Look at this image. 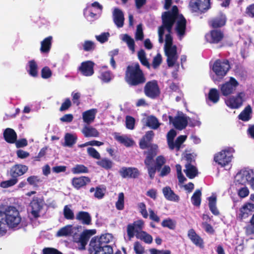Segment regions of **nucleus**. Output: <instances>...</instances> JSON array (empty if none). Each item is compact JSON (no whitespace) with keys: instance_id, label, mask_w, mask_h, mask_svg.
<instances>
[{"instance_id":"nucleus-22","label":"nucleus","mask_w":254,"mask_h":254,"mask_svg":"<svg viewBox=\"0 0 254 254\" xmlns=\"http://www.w3.org/2000/svg\"><path fill=\"white\" fill-rule=\"evenodd\" d=\"M120 174L124 178H135L139 175L137 169L134 168L123 167L120 170Z\"/></svg>"},{"instance_id":"nucleus-7","label":"nucleus","mask_w":254,"mask_h":254,"mask_svg":"<svg viewBox=\"0 0 254 254\" xmlns=\"http://www.w3.org/2000/svg\"><path fill=\"white\" fill-rule=\"evenodd\" d=\"M144 92L145 95L151 98L156 99L159 96L160 90L156 80H152L147 82L144 87Z\"/></svg>"},{"instance_id":"nucleus-33","label":"nucleus","mask_w":254,"mask_h":254,"mask_svg":"<svg viewBox=\"0 0 254 254\" xmlns=\"http://www.w3.org/2000/svg\"><path fill=\"white\" fill-rule=\"evenodd\" d=\"M5 140L8 143H14L17 138V135L15 131L10 128H6L3 133Z\"/></svg>"},{"instance_id":"nucleus-26","label":"nucleus","mask_w":254,"mask_h":254,"mask_svg":"<svg viewBox=\"0 0 254 254\" xmlns=\"http://www.w3.org/2000/svg\"><path fill=\"white\" fill-rule=\"evenodd\" d=\"M113 240L112 235L107 233L101 235L99 238L96 237L93 238L91 241H93L95 242V244L105 245L112 242Z\"/></svg>"},{"instance_id":"nucleus-48","label":"nucleus","mask_w":254,"mask_h":254,"mask_svg":"<svg viewBox=\"0 0 254 254\" xmlns=\"http://www.w3.org/2000/svg\"><path fill=\"white\" fill-rule=\"evenodd\" d=\"M123 40L125 41L129 49L134 53L135 51V43L134 40L128 35L125 34L124 36Z\"/></svg>"},{"instance_id":"nucleus-39","label":"nucleus","mask_w":254,"mask_h":254,"mask_svg":"<svg viewBox=\"0 0 254 254\" xmlns=\"http://www.w3.org/2000/svg\"><path fill=\"white\" fill-rule=\"evenodd\" d=\"M208 98L213 103H217L220 99L219 91L216 88L210 89L208 94Z\"/></svg>"},{"instance_id":"nucleus-1","label":"nucleus","mask_w":254,"mask_h":254,"mask_svg":"<svg viewBox=\"0 0 254 254\" xmlns=\"http://www.w3.org/2000/svg\"><path fill=\"white\" fill-rule=\"evenodd\" d=\"M125 80L131 87H136L146 82L145 75L138 63H133L127 66Z\"/></svg>"},{"instance_id":"nucleus-19","label":"nucleus","mask_w":254,"mask_h":254,"mask_svg":"<svg viewBox=\"0 0 254 254\" xmlns=\"http://www.w3.org/2000/svg\"><path fill=\"white\" fill-rule=\"evenodd\" d=\"M28 168L27 166L22 164H16L12 166L9 171L10 175L14 178L21 176L24 174Z\"/></svg>"},{"instance_id":"nucleus-5","label":"nucleus","mask_w":254,"mask_h":254,"mask_svg":"<svg viewBox=\"0 0 254 254\" xmlns=\"http://www.w3.org/2000/svg\"><path fill=\"white\" fill-rule=\"evenodd\" d=\"M239 85V82L234 77H230L228 81L219 85V89L221 94L225 97H227L235 93Z\"/></svg>"},{"instance_id":"nucleus-45","label":"nucleus","mask_w":254,"mask_h":254,"mask_svg":"<svg viewBox=\"0 0 254 254\" xmlns=\"http://www.w3.org/2000/svg\"><path fill=\"white\" fill-rule=\"evenodd\" d=\"M201 192L199 190H196L194 192L191 198V202L194 205L196 206L200 205L201 202Z\"/></svg>"},{"instance_id":"nucleus-28","label":"nucleus","mask_w":254,"mask_h":254,"mask_svg":"<svg viewBox=\"0 0 254 254\" xmlns=\"http://www.w3.org/2000/svg\"><path fill=\"white\" fill-rule=\"evenodd\" d=\"M90 182V179L86 177H75L72 180V184L75 189H79Z\"/></svg>"},{"instance_id":"nucleus-10","label":"nucleus","mask_w":254,"mask_h":254,"mask_svg":"<svg viewBox=\"0 0 254 254\" xmlns=\"http://www.w3.org/2000/svg\"><path fill=\"white\" fill-rule=\"evenodd\" d=\"M169 122L177 129L182 130L185 128L189 123V117L184 114H180L175 117L169 116Z\"/></svg>"},{"instance_id":"nucleus-37","label":"nucleus","mask_w":254,"mask_h":254,"mask_svg":"<svg viewBox=\"0 0 254 254\" xmlns=\"http://www.w3.org/2000/svg\"><path fill=\"white\" fill-rule=\"evenodd\" d=\"M173 25H161L158 27V41L160 43H163L164 42L163 36L165 29L168 32L167 34H171Z\"/></svg>"},{"instance_id":"nucleus-17","label":"nucleus","mask_w":254,"mask_h":254,"mask_svg":"<svg viewBox=\"0 0 254 254\" xmlns=\"http://www.w3.org/2000/svg\"><path fill=\"white\" fill-rule=\"evenodd\" d=\"M187 26V20L184 16L181 14L176 23V31L179 38L181 39L185 35Z\"/></svg>"},{"instance_id":"nucleus-29","label":"nucleus","mask_w":254,"mask_h":254,"mask_svg":"<svg viewBox=\"0 0 254 254\" xmlns=\"http://www.w3.org/2000/svg\"><path fill=\"white\" fill-rule=\"evenodd\" d=\"M158 152V146L156 144H153L151 146L150 151L148 152L146 159L145 160V164L146 167L153 166V157L156 155Z\"/></svg>"},{"instance_id":"nucleus-61","label":"nucleus","mask_w":254,"mask_h":254,"mask_svg":"<svg viewBox=\"0 0 254 254\" xmlns=\"http://www.w3.org/2000/svg\"><path fill=\"white\" fill-rule=\"evenodd\" d=\"M52 71L48 66L44 67L41 70V76L43 78L47 79L52 76Z\"/></svg>"},{"instance_id":"nucleus-2","label":"nucleus","mask_w":254,"mask_h":254,"mask_svg":"<svg viewBox=\"0 0 254 254\" xmlns=\"http://www.w3.org/2000/svg\"><path fill=\"white\" fill-rule=\"evenodd\" d=\"M1 213L9 228L17 229L21 227L22 218L19 211L15 207L7 206L4 207L2 204Z\"/></svg>"},{"instance_id":"nucleus-38","label":"nucleus","mask_w":254,"mask_h":254,"mask_svg":"<svg viewBox=\"0 0 254 254\" xmlns=\"http://www.w3.org/2000/svg\"><path fill=\"white\" fill-rule=\"evenodd\" d=\"M184 171L187 176L190 179L194 178L197 174L196 168L189 163L186 165V169Z\"/></svg>"},{"instance_id":"nucleus-63","label":"nucleus","mask_w":254,"mask_h":254,"mask_svg":"<svg viewBox=\"0 0 254 254\" xmlns=\"http://www.w3.org/2000/svg\"><path fill=\"white\" fill-rule=\"evenodd\" d=\"M162 226L167 227L170 229H174L175 227V222L171 219L164 220L162 222Z\"/></svg>"},{"instance_id":"nucleus-64","label":"nucleus","mask_w":254,"mask_h":254,"mask_svg":"<svg viewBox=\"0 0 254 254\" xmlns=\"http://www.w3.org/2000/svg\"><path fill=\"white\" fill-rule=\"evenodd\" d=\"M27 181L29 185L35 186L40 182V179L38 176H31L27 178Z\"/></svg>"},{"instance_id":"nucleus-30","label":"nucleus","mask_w":254,"mask_h":254,"mask_svg":"<svg viewBox=\"0 0 254 254\" xmlns=\"http://www.w3.org/2000/svg\"><path fill=\"white\" fill-rule=\"evenodd\" d=\"M163 193L166 199L172 201H178L179 196L175 193L169 187H166L162 190Z\"/></svg>"},{"instance_id":"nucleus-27","label":"nucleus","mask_w":254,"mask_h":254,"mask_svg":"<svg viewBox=\"0 0 254 254\" xmlns=\"http://www.w3.org/2000/svg\"><path fill=\"white\" fill-rule=\"evenodd\" d=\"M188 236L191 241L196 246L200 248L203 247L202 239L195 233L193 229L188 231Z\"/></svg>"},{"instance_id":"nucleus-6","label":"nucleus","mask_w":254,"mask_h":254,"mask_svg":"<svg viewBox=\"0 0 254 254\" xmlns=\"http://www.w3.org/2000/svg\"><path fill=\"white\" fill-rule=\"evenodd\" d=\"M180 14L176 5H173L171 11L164 12L162 14V25H174Z\"/></svg>"},{"instance_id":"nucleus-54","label":"nucleus","mask_w":254,"mask_h":254,"mask_svg":"<svg viewBox=\"0 0 254 254\" xmlns=\"http://www.w3.org/2000/svg\"><path fill=\"white\" fill-rule=\"evenodd\" d=\"M116 207L118 210H123L124 208V194L123 192L119 193L118 199L116 203Z\"/></svg>"},{"instance_id":"nucleus-58","label":"nucleus","mask_w":254,"mask_h":254,"mask_svg":"<svg viewBox=\"0 0 254 254\" xmlns=\"http://www.w3.org/2000/svg\"><path fill=\"white\" fill-rule=\"evenodd\" d=\"M187 138V135H180L177 138L174 142V144L175 148H176L177 150L180 149L181 144L186 140Z\"/></svg>"},{"instance_id":"nucleus-50","label":"nucleus","mask_w":254,"mask_h":254,"mask_svg":"<svg viewBox=\"0 0 254 254\" xmlns=\"http://www.w3.org/2000/svg\"><path fill=\"white\" fill-rule=\"evenodd\" d=\"M83 49L86 52H91L95 50L96 45L92 41L86 40L83 44Z\"/></svg>"},{"instance_id":"nucleus-31","label":"nucleus","mask_w":254,"mask_h":254,"mask_svg":"<svg viewBox=\"0 0 254 254\" xmlns=\"http://www.w3.org/2000/svg\"><path fill=\"white\" fill-rule=\"evenodd\" d=\"M52 36H49L41 42L40 51L41 53H48L49 52L52 46Z\"/></svg>"},{"instance_id":"nucleus-41","label":"nucleus","mask_w":254,"mask_h":254,"mask_svg":"<svg viewBox=\"0 0 254 254\" xmlns=\"http://www.w3.org/2000/svg\"><path fill=\"white\" fill-rule=\"evenodd\" d=\"M209 207L211 212L215 215L219 214V212L216 207V197L212 195L208 198Z\"/></svg>"},{"instance_id":"nucleus-13","label":"nucleus","mask_w":254,"mask_h":254,"mask_svg":"<svg viewBox=\"0 0 254 254\" xmlns=\"http://www.w3.org/2000/svg\"><path fill=\"white\" fill-rule=\"evenodd\" d=\"M90 250L94 252V254H113V249L110 246L95 244L93 241H90Z\"/></svg>"},{"instance_id":"nucleus-56","label":"nucleus","mask_w":254,"mask_h":254,"mask_svg":"<svg viewBox=\"0 0 254 254\" xmlns=\"http://www.w3.org/2000/svg\"><path fill=\"white\" fill-rule=\"evenodd\" d=\"M72 102L73 105L78 106L80 104L81 94L79 92H72L71 93Z\"/></svg>"},{"instance_id":"nucleus-34","label":"nucleus","mask_w":254,"mask_h":254,"mask_svg":"<svg viewBox=\"0 0 254 254\" xmlns=\"http://www.w3.org/2000/svg\"><path fill=\"white\" fill-rule=\"evenodd\" d=\"M154 133L153 131H147L140 141V146L142 149L148 147L149 143L153 138Z\"/></svg>"},{"instance_id":"nucleus-23","label":"nucleus","mask_w":254,"mask_h":254,"mask_svg":"<svg viewBox=\"0 0 254 254\" xmlns=\"http://www.w3.org/2000/svg\"><path fill=\"white\" fill-rule=\"evenodd\" d=\"M114 136L117 141L126 147L132 146L134 144V141L126 135H120L118 133H115L114 134Z\"/></svg>"},{"instance_id":"nucleus-36","label":"nucleus","mask_w":254,"mask_h":254,"mask_svg":"<svg viewBox=\"0 0 254 254\" xmlns=\"http://www.w3.org/2000/svg\"><path fill=\"white\" fill-rule=\"evenodd\" d=\"M77 220L81 221L82 224L90 225L91 224V218L89 214L87 212L80 211L76 216Z\"/></svg>"},{"instance_id":"nucleus-32","label":"nucleus","mask_w":254,"mask_h":254,"mask_svg":"<svg viewBox=\"0 0 254 254\" xmlns=\"http://www.w3.org/2000/svg\"><path fill=\"white\" fill-rule=\"evenodd\" d=\"M81 132L86 137H96L99 135V132L95 128L87 126H85L83 127Z\"/></svg>"},{"instance_id":"nucleus-52","label":"nucleus","mask_w":254,"mask_h":254,"mask_svg":"<svg viewBox=\"0 0 254 254\" xmlns=\"http://www.w3.org/2000/svg\"><path fill=\"white\" fill-rule=\"evenodd\" d=\"M17 181V179L12 178L9 180L1 182L0 184V187L2 188H7L15 185Z\"/></svg>"},{"instance_id":"nucleus-59","label":"nucleus","mask_w":254,"mask_h":254,"mask_svg":"<svg viewBox=\"0 0 254 254\" xmlns=\"http://www.w3.org/2000/svg\"><path fill=\"white\" fill-rule=\"evenodd\" d=\"M137 206L142 217L144 218H147L148 217V214L146 210L145 204L143 202H140L138 204Z\"/></svg>"},{"instance_id":"nucleus-55","label":"nucleus","mask_w":254,"mask_h":254,"mask_svg":"<svg viewBox=\"0 0 254 254\" xmlns=\"http://www.w3.org/2000/svg\"><path fill=\"white\" fill-rule=\"evenodd\" d=\"M97 164L105 169H110L112 167V162L107 159H103L97 162Z\"/></svg>"},{"instance_id":"nucleus-57","label":"nucleus","mask_w":254,"mask_h":254,"mask_svg":"<svg viewBox=\"0 0 254 254\" xmlns=\"http://www.w3.org/2000/svg\"><path fill=\"white\" fill-rule=\"evenodd\" d=\"M162 62V56L160 54L158 53L155 56L152 61V66L153 68H157L161 64Z\"/></svg>"},{"instance_id":"nucleus-8","label":"nucleus","mask_w":254,"mask_h":254,"mask_svg":"<svg viewBox=\"0 0 254 254\" xmlns=\"http://www.w3.org/2000/svg\"><path fill=\"white\" fill-rule=\"evenodd\" d=\"M45 206L43 200L38 197H34L31 201L29 211L34 218L40 217L43 209Z\"/></svg>"},{"instance_id":"nucleus-60","label":"nucleus","mask_w":254,"mask_h":254,"mask_svg":"<svg viewBox=\"0 0 254 254\" xmlns=\"http://www.w3.org/2000/svg\"><path fill=\"white\" fill-rule=\"evenodd\" d=\"M135 37L136 40L141 41L143 39L144 35L143 33L142 25L141 24L137 26Z\"/></svg>"},{"instance_id":"nucleus-4","label":"nucleus","mask_w":254,"mask_h":254,"mask_svg":"<svg viewBox=\"0 0 254 254\" xmlns=\"http://www.w3.org/2000/svg\"><path fill=\"white\" fill-rule=\"evenodd\" d=\"M230 68L229 62L227 60H217L212 66V69L218 79H222Z\"/></svg>"},{"instance_id":"nucleus-25","label":"nucleus","mask_w":254,"mask_h":254,"mask_svg":"<svg viewBox=\"0 0 254 254\" xmlns=\"http://www.w3.org/2000/svg\"><path fill=\"white\" fill-rule=\"evenodd\" d=\"M208 36L210 37L209 42L210 43L217 44L222 40L224 38V33L220 30H212Z\"/></svg>"},{"instance_id":"nucleus-35","label":"nucleus","mask_w":254,"mask_h":254,"mask_svg":"<svg viewBox=\"0 0 254 254\" xmlns=\"http://www.w3.org/2000/svg\"><path fill=\"white\" fill-rule=\"evenodd\" d=\"M136 237L143 241L145 243L150 244L153 241L152 237L147 232L143 231H136Z\"/></svg>"},{"instance_id":"nucleus-44","label":"nucleus","mask_w":254,"mask_h":254,"mask_svg":"<svg viewBox=\"0 0 254 254\" xmlns=\"http://www.w3.org/2000/svg\"><path fill=\"white\" fill-rule=\"evenodd\" d=\"M29 70L28 71L29 74L33 77H37L38 75V66L34 60L29 62Z\"/></svg>"},{"instance_id":"nucleus-9","label":"nucleus","mask_w":254,"mask_h":254,"mask_svg":"<svg viewBox=\"0 0 254 254\" xmlns=\"http://www.w3.org/2000/svg\"><path fill=\"white\" fill-rule=\"evenodd\" d=\"M190 6L193 12L204 13L211 7L210 0H191Z\"/></svg>"},{"instance_id":"nucleus-11","label":"nucleus","mask_w":254,"mask_h":254,"mask_svg":"<svg viewBox=\"0 0 254 254\" xmlns=\"http://www.w3.org/2000/svg\"><path fill=\"white\" fill-rule=\"evenodd\" d=\"M79 228V226H73L71 225H66L57 231L56 236L58 237L71 236L73 241L75 242L74 238H77Z\"/></svg>"},{"instance_id":"nucleus-15","label":"nucleus","mask_w":254,"mask_h":254,"mask_svg":"<svg viewBox=\"0 0 254 254\" xmlns=\"http://www.w3.org/2000/svg\"><path fill=\"white\" fill-rule=\"evenodd\" d=\"M96 233V230L95 229L85 230L80 235L77 234V238H74L75 242L80 243L82 246H84L90 237Z\"/></svg>"},{"instance_id":"nucleus-47","label":"nucleus","mask_w":254,"mask_h":254,"mask_svg":"<svg viewBox=\"0 0 254 254\" xmlns=\"http://www.w3.org/2000/svg\"><path fill=\"white\" fill-rule=\"evenodd\" d=\"M2 204L0 203V235H3L5 233L8 226L7 224H6V222H4V218L2 216Z\"/></svg>"},{"instance_id":"nucleus-51","label":"nucleus","mask_w":254,"mask_h":254,"mask_svg":"<svg viewBox=\"0 0 254 254\" xmlns=\"http://www.w3.org/2000/svg\"><path fill=\"white\" fill-rule=\"evenodd\" d=\"M71 172L74 174L85 173L88 172V169L83 165H76L71 169Z\"/></svg>"},{"instance_id":"nucleus-62","label":"nucleus","mask_w":254,"mask_h":254,"mask_svg":"<svg viewBox=\"0 0 254 254\" xmlns=\"http://www.w3.org/2000/svg\"><path fill=\"white\" fill-rule=\"evenodd\" d=\"M133 249L136 254H143L144 253V247L138 242L134 243Z\"/></svg>"},{"instance_id":"nucleus-46","label":"nucleus","mask_w":254,"mask_h":254,"mask_svg":"<svg viewBox=\"0 0 254 254\" xmlns=\"http://www.w3.org/2000/svg\"><path fill=\"white\" fill-rule=\"evenodd\" d=\"M95 112H83L82 118L84 122L87 124L92 123L95 118Z\"/></svg>"},{"instance_id":"nucleus-24","label":"nucleus","mask_w":254,"mask_h":254,"mask_svg":"<svg viewBox=\"0 0 254 254\" xmlns=\"http://www.w3.org/2000/svg\"><path fill=\"white\" fill-rule=\"evenodd\" d=\"M143 124L150 128L156 129L160 126L157 119L154 116H149L142 120Z\"/></svg>"},{"instance_id":"nucleus-53","label":"nucleus","mask_w":254,"mask_h":254,"mask_svg":"<svg viewBox=\"0 0 254 254\" xmlns=\"http://www.w3.org/2000/svg\"><path fill=\"white\" fill-rule=\"evenodd\" d=\"M64 215L66 219L72 220L74 218V213L70 208V206L65 205L64 209Z\"/></svg>"},{"instance_id":"nucleus-18","label":"nucleus","mask_w":254,"mask_h":254,"mask_svg":"<svg viewBox=\"0 0 254 254\" xmlns=\"http://www.w3.org/2000/svg\"><path fill=\"white\" fill-rule=\"evenodd\" d=\"M94 65L93 62L88 61L83 62L81 64V65L78 67V70L81 72L82 75L86 76H90L94 73Z\"/></svg>"},{"instance_id":"nucleus-21","label":"nucleus","mask_w":254,"mask_h":254,"mask_svg":"<svg viewBox=\"0 0 254 254\" xmlns=\"http://www.w3.org/2000/svg\"><path fill=\"white\" fill-rule=\"evenodd\" d=\"M113 21L118 28L123 27L124 24V15L123 11L118 8H115L113 12Z\"/></svg>"},{"instance_id":"nucleus-49","label":"nucleus","mask_w":254,"mask_h":254,"mask_svg":"<svg viewBox=\"0 0 254 254\" xmlns=\"http://www.w3.org/2000/svg\"><path fill=\"white\" fill-rule=\"evenodd\" d=\"M175 47L177 49L176 45H173V37L170 34L165 35V50H168Z\"/></svg>"},{"instance_id":"nucleus-12","label":"nucleus","mask_w":254,"mask_h":254,"mask_svg":"<svg viewBox=\"0 0 254 254\" xmlns=\"http://www.w3.org/2000/svg\"><path fill=\"white\" fill-rule=\"evenodd\" d=\"M245 94L243 92H239L236 96H232L225 101L226 104L232 109H237L241 107L244 102L243 98Z\"/></svg>"},{"instance_id":"nucleus-42","label":"nucleus","mask_w":254,"mask_h":254,"mask_svg":"<svg viewBox=\"0 0 254 254\" xmlns=\"http://www.w3.org/2000/svg\"><path fill=\"white\" fill-rule=\"evenodd\" d=\"M177 135L176 131L174 129H171L167 134V143L170 149L173 150L175 148L174 138Z\"/></svg>"},{"instance_id":"nucleus-3","label":"nucleus","mask_w":254,"mask_h":254,"mask_svg":"<svg viewBox=\"0 0 254 254\" xmlns=\"http://www.w3.org/2000/svg\"><path fill=\"white\" fill-rule=\"evenodd\" d=\"M234 151L233 148H228L222 150L214 155V160L221 167H225L232 161Z\"/></svg>"},{"instance_id":"nucleus-16","label":"nucleus","mask_w":254,"mask_h":254,"mask_svg":"<svg viewBox=\"0 0 254 254\" xmlns=\"http://www.w3.org/2000/svg\"><path fill=\"white\" fill-rule=\"evenodd\" d=\"M227 18L225 14L220 13L216 16L208 21V24L213 28H218L224 26L226 22Z\"/></svg>"},{"instance_id":"nucleus-43","label":"nucleus","mask_w":254,"mask_h":254,"mask_svg":"<svg viewBox=\"0 0 254 254\" xmlns=\"http://www.w3.org/2000/svg\"><path fill=\"white\" fill-rule=\"evenodd\" d=\"M64 140V146L71 147L75 143L77 136L74 134L67 133L65 135Z\"/></svg>"},{"instance_id":"nucleus-20","label":"nucleus","mask_w":254,"mask_h":254,"mask_svg":"<svg viewBox=\"0 0 254 254\" xmlns=\"http://www.w3.org/2000/svg\"><path fill=\"white\" fill-rule=\"evenodd\" d=\"M167 56V63L169 67H173L178 59L177 49L175 47L168 50H165Z\"/></svg>"},{"instance_id":"nucleus-14","label":"nucleus","mask_w":254,"mask_h":254,"mask_svg":"<svg viewBox=\"0 0 254 254\" xmlns=\"http://www.w3.org/2000/svg\"><path fill=\"white\" fill-rule=\"evenodd\" d=\"M252 178V172L250 170H242L235 176V180L236 183L245 185L248 182H250Z\"/></svg>"},{"instance_id":"nucleus-40","label":"nucleus","mask_w":254,"mask_h":254,"mask_svg":"<svg viewBox=\"0 0 254 254\" xmlns=\"http://www.w3.org/2000/svg\"><path fill=\"white\" fill-rule=\"evenodd\" d=\"M137 57L142 65L148 69L150 68V64L146 58L145 52L143 49H141L138 52Z\"/></svg>"}]
</instances>
